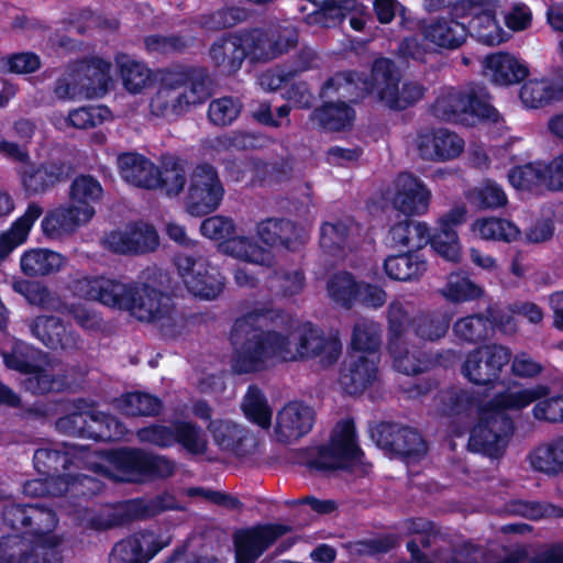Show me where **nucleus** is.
<instances>
[{
    "mask_svg": "<svg viewBox=\"0 0 563 563\" xmlns=\"http://www.w3.org/2000/svg\"><path fill=\"white\" fill-rule=\"evenodd\" d=\"M168 544L151 531L135 532L113 545L109 563H147Z\"/></svg>",
    "mask_w": 563,
    "mask_h": 563,
    "instance_id": "17",
    "label": "nucleus"
},
{
    "mask_svg": "<svg viewBox=\"0 0 563 563\" xmlns=\"http://www.w3.org/2000/svg\"><path fill=\"white\" fill-rule=\"evenodd\" d=\"M364 456L355 422L352 418H346L334 424L328 443L318 446L317 455L307 461V467L322 473L351 472L363 463Z\"/></svg>",
    "mask_w": 563,
    "mask_h": 563,
    "instance_id": "4",
    "label": "nucleus"
},
{
    "mask_svg": "<svg viewBox=\"0 0 563 563\" xmlns=\"http://www.w3.org/2000/svg\"><path fill=\"white\" fill-rule=\"evenodd\" d=\"M466 199L471 206L478 210H495L505 207L508 202L503 187L490 179L470 189L466 194Z\"/></svg>",
    "mask_w": 563,
    "mask_h": 563,
    "instance_id": "55",
    "label": "nucleus"
},
{
    "mask_svg": "<svg viewBox=\"0 0 563 563\" xmlns=\"http://www.w3.org/2000/svg\"><path fill=\"white\" fill-rule=\"evenodd\" d=\"M70 167L62 161H47L34 163L29 161L16 169L21 186L26 196L41 195L53 188L56 184L66 180Z\"/></svg>",
    "mask_w": 563,
    "mask_h": 563,
    "instance_id": "18",
    "label": "nucleus"
},
{
    "mask_svg": "<svg viewBox=\"0 0 563 563\" xmlns=\"http://www.w3.org/2000/svg\"><path fill=\"white\" fill-rule=\"evenodd\" d=\"M291 526L279 522L257 523L234 532V563H256L276 541L289 533Z\"/></svg>",
    "mask_w": 563,
    "mask_h": 563,
    "instance_id": "12",
    "label": "nucleus"
},
{
    "mask_svg": "<svg viewBox=\"0 0 563 563\" xmlns=\"http://www.w3.org/2000/svg\"><path fill=\"white\" fill-rule=\"evenodd\" d=\"M355 119V110L345 102L327 101L312 111V120L330 132H341L350 129Z\"/></svg>",
    "mask_w": 563,
    "mask_h": 563,
    "instance_id": "45",
    "label": "nucleus"
},
{
    "mask_svg": "<svg viewBox=\"0 0 563 563\" xmlns=\"http://www.w3.org/2000/svg\"><path fill=\"white\" fill-rule=\"evenodd\" d=\"M394 245L406 247L409 251H419L430 241V228L426 222L417 221L406 216L389 229Z\"/></svg>",
    "mask_w": 563,
    "mask_h": 563,
    "instance_id": "42",
    "label": "nucleus"
},
{
    "mask_svg": "<svg viewBox=\"0 0 563 563\" xmlns=\"http://www.w3.org/2000/svg\"><path fill=\"white\" fill-rule=\"evenodd\" d=\"M247 56L257 62H269L288 53L298 44L296 30L267 31L262 27L239 31Z\"/></svg>",
    "mask_w": 563,
    "mask_h": 563,
    "instance_id": "14",
    "label": "nucleus"
},
{
    "mask_svg": "<svg viewBox=\"0 0 563 563\" xmlns=\"http://www.w3.org/2000/svg\"><path fill=\"white\" fill-rule=\"evenodd\" d=\"M174 79L173 73L165 76L162 88L152 100V106L156 107L164 115H179L184 113L189 106L196 104V102H191V97L187 89L174 84Z\"/></svg>",
    "mask_w": 563,
    "mask_h": 563,
    "instance_id": "43",
    "label": "nucleus"
},
{
    "mask_svg": "<svg viewBox=\"0 0 563 563\" xmlns=\"http://www.w3.org/2000/svg\"><path fill=\"white\" fill-rule=\"evenodd\" d=\"M103 188L100 181L89 174L76 176L69 186V205L75 206L90 221L96 214L95 206L100 202Z\"/></svg>",
    "mask_w": 563,
    "mask_h": 563,
    "instance_id": "35",
    "label": "nucleus"
},
{
    "mask_svg": "<svg viewBox=\"0 0 563 563\" xmlns=\"http://www.w3.org/2000/svg\"><path fill=\"white\" fill-rule=\"evenodd\" d=\"M249 18V11L241 7H223L200 18V26L207 31L231 29Z\"/></svg>",
    "mask_w": 563,
    "mask_h": 563,
    "instance_id": "60",
    "label": "nucleus"
},
{
    "mask_svg": "<svg viewBox=\"0 0 563 563\" xmlns=\"http://www.w3.org/2000/svg\"><path fill=\"white\" fill-rule=\"evenodd\" d=\"M371 435L378 448L406 460H418L428 452L427 441L408 426L382 421L371 430Z\"/></svg>",
    "mask_w": 563,
    "mask_h": 563,
    "instance_id": "13",
    "label": "nucleus"
},
{
    "mask_svg": "<svg viewBox=\"0 0 563 563\" xmlns=\"http://www.w3.org/2000/svg\"><path fill=\"white\" fill-rule=\"evenodd\" d=\"M174 84L187 89L191 102L196 104L205 102L209 96V78L203 68H188L183 71L173 73Z\"/></svg>",
    "mask_w": 563,
    "mask_h": 563,
    "instance_id": "57",
    "label": "nucleus"
},
{
    "mask_svg": "<svg viewBox=\"0 0 563 563\" xmlns=\"http://www.w3.org/2000/svg\"><path fill=\"white\" fill-rule=\"evenodd\" d=\"M464 120L468 118L478 122L499 120V112L493 104V97L486 86L473 82L464 88Z\"/></svg>",
    "mask_w": 563,
    "mask_h": 563,
    "instance_id": "39",
    "label": "nucleus"
},
{
    "mask_svg": "<svg viewBox=\"0 0 563 563\" xmlns=\"http://www.w3.org/2000/svg\"><path fill=\"white\" fill-rule=\"evenodd\" d=\"M551 393V388L547 384H537L529 388L511 391L504 390L497 393L488 402V409L501 415H507V410H521L532 402H537Z\"/></svg>",
    "mask_w": 563,
    "mask_h": 563,
    "instance_id": "38",
    "label": "nucleus"
},
{
    "mask_svg": "<svg viewBox=\"0 0 563 563\" xmlns=\"http://www.w3.org/2000/svg\"><path fill=\"white\" fill-rule=\"evenodd\" d=\"M75 410L56 420L57 431L78 438L95 441H111L114 434L111 427H119L120 422L111 415L97 410Z\"/></svg>",
    "mask_w": 563,
    "mask_h": 563,
    "instance_id": "15",
    "label": "nucleus"
},
{
    "mask_svg": "<svg viewBox=\"0 0 563 563\" xmlns=\"http://www.w3.org/2000/svg\"><path fill=\"white\" fill-rule=\"evenodd\" d=\"M297 353L300 358L320 357L323 366H331L339 360L342 344L339 338H328L319 327L307 322L299 335Z\"/></svg>",
    "mask_w": 563,
    "mask_h": 563,
    "instance_id": "23",
    "label": "nucleus"
},
{
    "mask_svg": "<svg viewBox=\"0 0 563 563\" xmlns=\"http://www.w3.org/2000/svg\"><path fill=\"white\" fill-rule=\"evenodd\" d=\"M286 313L280 309H255L241 318L235 319L230 341L238 345L240 340H245L235 347L232 357V369L235 374H251L267 368L268 362L279 358L283 362L296 360L291 351V342L287 334L275 330H263L269 325H276L277 320L283 321Z\"/></svg>",
    "mask_w": 563,
    "mask_h": 563,
    "instance_id": "2",
    "label": "nucleus"
},
{
    "mask_svg": "<svg viewBox=\"0 0 563 563\" xmlns=\"http://www.w3.org/2000/svg\"><path fill=\"white\" fill-rule=\"evenodd\" d=\"M30 330L43 345L49 350H74L78 347L79 334L71 324H66L62 318L56 316H38Z\"/></svg>",
    "mask_w": 563,
    "mask_h": 563,
    "instance_id": "24",
    "label": "nucleus"
},
{
    "mask_svg": "<svg viewBox=\"0 0 563 563\" xmlns=\"http://www.w3.org/2000/svg\"><path fill=\"white\" fill-rule=\"evenodd\" d=\"M514 431L515 423L509 415L495 412L486 405L479 412L477 424L471 431L468 450L492 459L501 457Z\"/></svg>",
    "mask_w": 563,
    "mask_h": 563,
    "instance_id": "8",
    "label": "nucleus"
},
{
    "mask_svg": "<svg viewBox=\"0 0 563 563\" xmlns=\"http://www.w3.org/2000/svg\"><path fill=\"white\" fill-rule=\"evenodd\" d=\"M452 330L454 335L462 342L479 344L489 340L495 333L494 321L483 313H474L457 319Z\"/></svg>",
    "mask_w": 563,
    "mask_h": 563,
    "instance_id": "47",
    "label": "nucleus"
},
{
    "mask_svg": "<svg viewBox=\"0 0 563 563\" xmlns=\"http://www.w3.org/2000/svg\"><path fill=\"white\" fill-rule=\"evenodd\" d=\"M260 240L272 247L298 251L306 242L305 230L285 218H267L257 224Z\"/></svg>",
    "mask_w": 563,
    "mask_h": 563,
    "instance_id": "26",
    "label": "nucleus"
},
{
    "mask_svg": "<svg viewBox=\"0 0 563 563\" xmlns=\"http://www.w3.org/2000/svg\"><path fill=\"white\" fill-rule=\"evenodd\" d=\"M431 192L424 183L409 172H401L395 179L394 207L405 216H421L429 209Z\"/></svg>",
    "mask_w": 563,
    "mask_h": 563,
    "instance_id": "19",
    "label": "nucleus"
},
{
    "mask_svg": "<svg viewBox=\"0 0 563 563\" xmlns=\"http://www.w3.org/2000/svg\"><path fill=\"white\" fill-rule=\"evenodd\" d=\"M492 81L498 86H512L526 80L530 74L527 63L508 52H495L484 59Z\"/></svg>",
    "mask_w": 563,
    "mask_h": 563,
    "instance_id": "29",
    "label": "nucleus"
},
{
    "mask_svg": "<svg viewBox=\"0 0 563 563\" xmlns=\"http://www.w3.org/2000/svg\"><path fill=\"white\" fill-rule=\"evenodd\" d=\"M81 96L86 99L104 97L111 86V64L103 58L92 57L77 71Z\"/></svg>",
    "mask_w": 563,
    "mask_h": 563,
    "instance_id": "31",
    "label": "nucleus"
},
{
    "mask_svg": "<svg viewBox=\"0 0 563 563\" xmlns=\"http://www.w3.org/2000/svg\"><path fill=\"white\" fill-rule=\"evenodd\" d=\"M104 459L114 471L118 482L142 484L168 478L175 473V463L166 456L137 448L122 446L104 452Z\"/></svg>",
    "mask_w": 563,
    "mask_h": 563,
    "instance_id": "5",
    "label": "nucleus"
},
{
    "mask_svg": "<svg viewBox=\"0 0 563 563\" xmlns=\"http://www.w3.org/2000/svg\"><path fill=\"white\" fill-rule=\"evenodd\" d=\"M224 192L217 168L209 163L197 164L190 174L186 211L194 217L212 213L221 205Z\"/></svg>",
    "mask_w": 563,
    "mask_h": 563,
    "instance_id": "10",
    "label": "nucleus"
},
{
    "mask_svg": "<svg viewBox=\"0 0 563 563\" xmlns=\"http://www.w3.org/2000/svg\"><path fill=\"white\" fill-rule=\"evenodd\" d=\"M239 31L223 34L209 47V58L213 66L227 76L235 75L247 57Z\"/></svg>",
    "mask_w": 563,
    "mask_h": 563,
    "instance_id": "28",
    "label": "nucleus"
},
{
    "mask_svg": "<svg viewBox=\"0 0 563 563\" xmlns=\"http://www.w3.org/2000/svg\"><path fill=\"white\" fill-rule=\"evenodd\" d=\"M528 460L538 472L547 475L563 473V437L537 446L529 453Z\"/></svg>",
    "mask_w": 563,
    "mask_h": 563,
    "instance_id": "48",
    "label": "nucleus"
},
{
    "mask_svg": "<svg viewBox=\"0 0 563 563\" xmlns=\"http://www.w3.org/2000/svg\"><path fill=\"white\" fill-rule=\"evenodd\" d=\"M379 357L349 354L343 362L340 384L352 396L361 395L377 378Z\"/></svg>",
    "mask_w": 563,
    "mask_h": 563,
    "instance_id": "25",
    "label": "nucleus"
},
{
    "mask_svg": "<svg viewBox=\"0 0 563 563\" xmlns=\"http://www.w3.org/2000/svg\"><path fill=\"white\" fill-rule=\"evenodd\" d=\"M242 108L240 99L232 96L213 99L208 107V118L217 126L231 125L239 118Z\"/></svg>",
    "mask_w": 563,
    "mask_h": 563,
    "instance_id": "64",
    "label": "nucleus"
},
{
    "mask_svg": "<svg viewBox=\"0 0 563 563\" xmlns=\"http://www.w3.org/2000/svg\"><path fill=\"white\" fill-rule=\"evenodd\" d=\"M117 164L124 181L137 188L156 189L159 186V168L150 158L136 152L118 155Z\"/></svg>",
    "mask_w": 563,
    "mask_h": 563,
    "instance_id": "27",
    "label": "nucleus"
},
{
    "mask_svg": "<svg viewBox=\"0 0 563 563\" xmlns=\"http://www.w3.org/2000/svg\"><path fill=\"white\" fill-rule=\"evenodd\" d=\"M65 263L62 254L48 249H31L20 258V267L25 276H48L60 271Z\"/></svg>",
    "mask_w": 563,
    "mask_h": 563,
    "instance_id": "44",
    "label": "nucleus"
},
{
    "mask_svg": "<svg viewBox=\"0 0 563 563\" xmlns=\"http://www.w3.org/2000/svg\"><path fill=\"white\" fill-rule=\"evenodd\" d=\"M318 55L310 47L300 48L289 59L285 60L276 68V78H272L269 88L275 90L282 85L288 84L300 74L317 67Z\"/></svg>",
    "mask_w": 563,
    "mask_h": 563,
    "instance_id": "49",
    "label": "nucleus"
},
{
    "mask_svg": "<svg viewBox=\"0 0 563 563\" xmlns=\"http://www.w3.org/2000/svg\"><path fill=\"white\" fill-rule=\"evenodd\" d=\"M316 421L312 407L303 401H290L277 413L275 432L283 443H290L308 434Z\"/></svg>",
    "mask_w": 563,
    "mask_h": 563,
    "instance_id": "20",
    "label": "nucleus"
},
{
    "mask_svg": "<svg viewBox=\"0 0 563 563\" xmlns=\"http://www.w3.org/2000/svg\"><path fill=\"white\" fill-rule=\"evenodd\" d=\"M382 340L374 324L357 322L353 327L351 352L349 354L379 357Z\"/></svg>",
    "mask_w": 563,
    "mask_h": 563,
    "instance_id": "58",
    "label": "nucleus"
},
{
    "mask_svg": "<svg viewBox=\"0 0 563 563\" xmlns=\"http://www.w3.org/2000/svg\"><path fill=\"white\" fill-rule=\"evenodd\" d=\"M358 231L360 225L352 218L333 222L324 221L320 227V247L330 256L342 257L346 250L352 249L353 236Z\"/></svg>",
    "mask_w": 563,
    "mask_h": 563,
    "instance_id": "30",
    "label": "nucleus"
},
{
    "mask_svg": "<svg viewBox=\"0 0 563 563\" xmlns=\"http://www.w3.org/2000/svg\"><path fill=\"white\" fill-rule=\"evenodd\" d=\"M110 251L117 254H146L157 249L158 234L152 224L139 222L125 231H112L107 236Z\"/></svg>",
    "mask_w": 563,
    "mask_h": 563,
    "instance_id": "22",
    "label": "nucleus"
},
{
    "mask_svg": "<svg viewBox=\"0 0 563 563\" xmlns=\"http://www.w3.org/2000/svg\"><path fill=\"white\" fill-rule=\"evenodd\" d=\"M30 526H27L26 534L37 537L42 540L40 544H49L58 541L54 537H48L57 523L56 514L45 506L30 504L29 507Z\"/></svg>",
    "mask_w": 563,
    "mask_h": 563,
    "instance_id": "59",
    "label": "nucleus"
},
{
    "mask_svg": "<svg viewBox=\"0 0 563 563\" xmlns=\"http://www.w3.org/2000/svg\"><path fill=\"white\" fill-rule=\"evenodd\" d=\"M366 73L357 70L336 71L320 88L321 99L336 98L339 102L358 103L369 96Z\"/></svg>",
    "mask_w": 563,
    "mask_h": 563,
    "instance_id": "21",
    "label": "nucleus"
},
{
    "mask_svg": "<svg viewBox=\"0 0 563 563\" xmlns=\"http://www.w3.org/2000/svg\"><path fill=\"white\" fill-rule=\"evenodd\" d=\"M88 453L85 446L63 442L54 448H40L34 452L33 463L36 471L51 478H55L60 494L77 488L87 487L90 495L100 492L102 483L92 476L70 473L71 467L80 468V464Z\"/></svg>",
    "mask_w": 563,
    "mask_h": 563,
    "instance_id": "3",
    "label": "nucleus"
},
{
    "mask_svg": "<svg viewBox=\"0 0 563 563\" xmlns=\"http://www.w3.org/2000/svg\"><path fill=\"white\" fill-rule=\"evenodd\" d=\"M473 231L484 240L507 243L517 240L520 234V230L511 221L494 217L477 219L473 223Z\"/></svg>",
    "mask_w": 563,
    "mask_h": 563,
    "instance_id": "56",
    "label": "nucleus"
},
{
    "mask_svg": "<svg viewBox=\"0 0 563 563\" xmlns=\"http://www.w3.org/2000/svg\"><path fill=\"white\" fill-rule=\"evenodd\" d=\"M200 232L205 238L223 242L224 251L233 257L263 266H271L274 261L272 252L252 238L234 236L235 224L229 217L206 218L200 224Z\"/></svg>",
    "mask_w": 563,
    "mask_h": 563,
    "instance_id": "6",
    "label": "nucleus"
},
{
    "mask_svg": "<svg viewBox=\"0 0 563 563\" xmlns=\"http://www.w3.org/2000/svg\"><path fill=\"white\" fill-rule=\"evenodd\" d=\"M383 267L388 278L397 282H411L419 279L426 273L428 263L417 254V251L407 250L404 253L386 257Z\"/></svg>",
    "mask_w": 563,
    "mask_h": 563,
    "instance_id": "40",
    "label": "nucleus"
},
{
    "mask_svg": "<svg viewBox=\"0 0 563 563\" xmlns=\"http://www.w3.org/2000/svg\"><path fill=\"white\" fill-rule=\"evenodd\" d=\"M399 82L400 73L393 59L388 57L374 59L371 73L366 74V84H369V95L376 91L379 100L385 103Z\"/></svg>",
    "mask_w": 563,
    "mask_h": 563,
    "instance_id": "41",
    "label": "nucleus"
},
{
    "mask_svg": "<svg viewBox=\"0 0 563 563\" xmlns=\"http://www.w3.org/2000/svg\"><path fill=\"white\" fill-rule=\"evenodd\" d=\"M519 91V98L525 107L539 109L558 101L555 85L548 79H526Z\"/></svg>",
    "mask_w": 563,
    "mask_h": 563,
    "instance_id": "54",
    "label": "nucleus"
},
{
    "mask_svg": "<svg viewBox=\"0 0 563 563\" xmlns=\"http://www.w3.org/2000/svg\"><path fill=\"white\" fill-rule=\"evenodd\" d=\"M245 417L263 429H267L272 423V409L267 405V400L262 390L250 385L243 405Z\"/></svg>",
    "mask_w": 563,
    "mask_h": 563,
    "instance_id": "62",
    "label": "nucleus"
},
{
    "mask_svg": "<svg viewBox=\"0 0 563 563\" xmlns=\"http://www.w3.org/2000/svg\"><path fill=\"white\" fill-rule=\"evenodd\" d=\"M464 148V141L448 129H437L432 135L421 136L418 143L422 158L445 162L457 157Z\"/></svg>",
    "mask_w": 563,
    "mask_h": 563,
    "instance_id": "32",
    "label": "nucleus"
},
{
    "mask_svg": "<svg viewBox=\"0 0 563 563\" xmlns=\"http://www.w3.org/2000/svg\"><path fill=\"white\" fill-rule=\"evenodd\" d=\"M360 284L350 272L334 273L327 283L329 297L344 309L353 308L360 299Z\"/></svg>",
    "mask_w": 563,
    "mask_h": 563,
    "instance_id": "50",
    "label": "nucleus"
},
{
    "mask_svg": "<svg viewBox=\"0 0 563 563\" xmlns=\"http://www.w3.org/2000/svg\"><path fill=\"white\" fill-rule=\"evenodd\" d=\"M58 544H34L19 533L2 536L0 563H62Z\"/></svg>",
    "mask_w": 563,
    "mask_h": 563,
    "instance_id": "16",
    "label": "nucleus"
},
{
    "mask_svg": "<svg viewBox=\"0 0 563 563\" xmlns=\"http://www.w3.org/2000/svg\"><path fill=\"white\" fill-rule=\"evenodd\" d=\"M464 89L454 87L440 92L431 106L434 118L445 122L464 121Z\"/></svg>",
    "mask_w": 563,
    "mask_h": 563,
    "instance_id": "52",
    "label": "nucleus"
},
{
    "mask_svg": "<svg viewBox=\"0 0 563 563\" xmlns=\"http://www.w3.org/2000/svg\"><path fill=\"white\" fill-rule=\"evenodd\" d=\"M159 186L169 197L178 196L187 183L186 170L176 157L165 158L159 169Z\"/></svg>",
    "mask_w": 563,
    "mask_h": 563,
    "instance_id": "63",
    "label": "nucleus"
},
{
    "mask_svg": "<svg viewBox=\"0 0 563 563\" xmlns=\"http://www.w3.org/2000/svg\"><path fill=\"white\" fill-rule=\"evenodd\" d=\"M174 265L192 296L212 300L223 291L224 277L220 269L211 265L203 256L178 253L174 257Z\"/></svg>",
    "mask_w": 563,
    "mask_h": 563,
    "instance_id": "9",
    "label": "nucleus"
},
{
    "mask_svg": "<svg viewBox=\"0 0 563 563\" xmlns=\"http://www.w3.org/2000/svg\"><path fill=\"white\" fill-rule=\"evenodd\" d=\"M145 282L122 283L103 276H85L75 282V292L106 307L129 311L140 321L155 322L167 317L170 298L168 275L158 267L144 271Z\"/></svg>",
    "mask_w": 563,
    "mask_h": 563,
    "instance_id": "1",
    "label": "nucleus"
},
{
    "mask_svg": "<svg viewBox=\"0 0 563 563\" xmlns=\"http://www.w3.org/2000/svg\"><path fill=\"white\" fill-rule=\"evenodd\" d=\"M119 407L129 417H157L164 409L162 399L146 391H130L119 398Z\"/></svg>",
    "mask_w": 563,
    "mask_h": 563,
    "instance_id": "51",
    "label": "nucleus"
},
{
    "mask_svg": "<svg viewBox=\"0 0 563 563\" xmlns=\"http://www.w3.org/2000/svg\"><path fill=\"white\" fill-rule=\"evenodd\" d=\"M24 375L22 386L32 395L63 393L70 387L69 377L66 374H53L36 363Z\"/></svg>",
    "mask_w": 563,
    "mask_h": 563,
    "instance_id": "46",
    "label": "nucleus"
},
{
    "mask_svg": "<svg viewBox=\"0 0 563 563\" xmlns=\"http://www.w3.org/2000/svg\"><path fill=\"white\" fill-rule=\"evenodd\" d=\"M452 322V313L445 309L419 311L410 320L413 334L424 342L444 338Z\"/></svg>",
    "mask_w": 563,
    "mask_h": 563,
    "instance_id": "37",
    "label": "nucleus"
},
{
    "mask_svg": "<svg viewBox=\"0 0 563 563\" xmlns=\"http://www.w3.org/2000/svg\"><path fill=\"white\" fill-rule=\"evenodd\" d=\"M461 18H439L423 25V38L441 48H459L466 40V24Z\"/></svg>",
    "mask_w": 563,
    "mask_h": 563,
    "instance_id": "34",
    "label": "nucleus"
},
{
    "mask_svg": "<svg viewBox=\"0 0 563 563\" xmlns=\"http://www.w3.org/2000/svg\"><path fill=\"white\" fill-rule=\"evenodd\" d=\"M216 445L220 450L230 452L236 456H246L251 453L253 439L247 431L239 424L218 419L207 426Z\"/></svg>",
    "mask_w": 563,
    "mask_h": 563,
    "instance_id": "33",
    "label": "nucleus"
},
{
    "mask_svg": "<svg viewBox=\"0 0 563 563\" xmlns=\"http://www.w3.org/2000/svg\"><path fill=\"white\" fill-rule=\"evenodd\" d=\"M548 164L528 163L514 166L508 172V180L516 189L532 191L543 185L549 187Z\"/></svg>",
    "mask_w": 563,
    "mask_h": 563,
    "instance_id": "53",
    "label": "nucleus"
},
{
    "mask_svg": "<svg viewBox=\"0 0 563 563\" xmlns=\"http://www.w3.org/2000/svg\"><path fill=\"white\" fill-rule=\"evenodd\" d=\"M442 292L452 302L471 301L483 296L482 287L462 273H451Z\"/></svg>",
    "mask_w": 563,
    "mask_h": 563,
    "instance_id": "61",
    "label": "nucleus"
},
{
    "mask_svg": "<svg viewBox=\"0 0 563 563\" xmlns=\"http://www.w3.org/2000/svg\"><path fill=\"white\" fill-rule=\"evenodd\" d=\"M87 222L75 206L65 205L48 210L41 221V228L46 238L58 240L70 235Z\"/></svg>",
    "mask_w": 563,
    "mask_h": 563,
    "instance_id": "36",
    "label": "nucleus"
},
{
    "mask_svg": "<svg viewBox=\"0 0 563 563\" xmlns=\"http://www.w3.org/2000/svg\"><path fill=\"white\" fill-rule=\"evenodd\" d=\"M499 0H457L451 11L455 18H470L466 24V36L488 46L499 45L507 41L509 34L497 21Z\"/></svg>",
    "mask_w": 563,
    "mask_h": 563,
    "instance_id": "7",
    "label": "nucleus"
},
{
    "mask_svg": "<svg viewBox=\"0 0 563 563\" xmlns=\"http://www.w3.org/2000/svg\"><path fill=\"white\" fill-rule=\"evenodd\" d=\"M510 360V349L500 344H488L467 353L462 373L474 385L490 389L500 380L503 368Z\"/></svg>",
    "mask_w": 563,
    "mask_h": 563,
    "instance_id": "11",
    "label": "nucleus"
}]
</instances>
